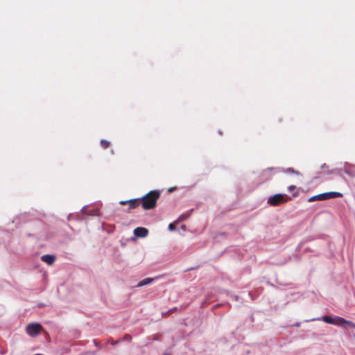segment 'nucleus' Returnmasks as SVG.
<instances>
[{"label":"nucleus","instance_id":"5","mask_svg":"<svg viewBox=\"0 0 355 355\" xmlns=\"http://www.w3.org/2000/svg\"><path fill=\"white\" fill-rule=\"evenodd\" d=\"M119 203L123 205L128 204L129 210L136 209L139 207L140 205H141L140 198L131 199L125 201L122 200Z\"/></svg>","mask_w":355,"mask_h":355},{"label":"nucleus","instance_id":"18","mask_svg":"<svg viewBox=\"0 0 355 355\" xmlns=\"http://www.w3.org/2000/svg\"><path fill=\"white\" fill-rule=\"evenodd\" d=\"M121 340H112L111 341V344L112 345H116L117 343H119Z\"/></svg>","mask_w":355,"mask_h":355},{"label":"nucleus","instance_id":"14","mask_svg":"<svg viewBox=\"0 0 355 355\" xmlns=\"http://www.w3.org/2000/svg\"><path fill=\"white\" fill-rule=\"evenodd\" d=\"M286 172L288 173L295 174V175L300 174V173L298 171H295L293 168H288L286 170Z\"/></svg>","mask_w":355,"mask_h":355},{"label":"nucleus","instance_id":"10","mask_svg":"<svg viewBox=\"0 0 355 355\" xmlns=\"http://www.w3.org/2000/svg\"><path fill=\"white\" fill-rule=\"evenodd\" d=\"M155 279L153 278H146L141 281H140L138 284H137V287H141L143 286H146L151 282H153L154 281Z\"/></svg>","mask_w":355,"mask_h":355},{"label":"nucleus","instance_id":"4","mask_svg":"<svg viewBox=\"0 0 355 355\" xmlns=\"http://www.w3.org/2000/svg\"><path fill=\"white\" fill-rule=\"evenodd\" d=\"M342 196L343 194L340 192L331 191L318 194V198L319 200H325L330 198H340Z\"/></svg>","mask_w":355,"mask_h":355},{"label":"nucleus","instance_id":"7","mask_svg":"<svg viewBox=\"0 0 355 355\" xmlns=\"http://www.w3.org/2000/svg\"><path fill=\"white\" fill-rule=\"evenodd\" d=\"M148 233V231L146 228L139 227L135 229L134 234L135 236L138 237H146Z\"/></svg>","mask_w":355,"mask_h":355},{"label":"nucleus","instance_id":"2","mask_svg":"<svg viewBox=\"0 0 355 355\" xmlns=\"http://www.w3.org/2000/svg\"><path fill=\"white\" fill-rule=\"evenodd\" d=\"M44 331L43 327L37 322L28 324L26 328V333L31 337H35Z\"/></svg>","mask_w":355,"mask_h":355},{"label":"nucleus","instance_id":"9","mask_svg":"<svg viewBox=\"0 0 355 355\" xmlns=\"http://www.w3.org/2000/svg\"><path fill=\"white\" fill-rule=\"evenodd\" d=\"M42 261L49 265H52L55 261V257L51 254H45L41 257Z\"/></svg>","mask_w":355,"mask_h":355},{"label":"nucleus","instance_id":"13","mask_svg":"<svg viewBox=\"0 0 355 355\" xmlns=\"http://www.w3.org/2000/svg\"><path fill=\"white\" fill-rule=\"evenodd\" d=\"M121 340L130 342L132 340V336L130 334H125Z\"/></svg>","mask_w":355,"mask_h":355},{"label":"nucleus","instance_id":"12","mask_svg":"<svg viewBox=\"0 0 355 355\" xmlns=\"http://www.w3.org/2000/svg\"><path fill=\"white\" fill-rule=\"evenodd\" d=\"M101 147H102L103 148L106 149V148H109V147H110V141H107V140L102 139V140L101 141Z\"/></svg>","mask_w":355,"mask_h":355},{"label":"nucleus","instance_id":"8","mask_svg":"<svg viewBox=\"0 0 355 355\" xmlns=\"http://www.w3.org/2000/svg\"><path fill=\"white\" fill-rule=\"evenodd\" d=\"M344 171L347 175L355 177V165L346 164L344 166Z\"/></svg>","mask_w":355,"mask_h":355},{"label":"nucleus","instance_id":"19","mask_svg":"<svg viewBox=\"0 0 355 355\" xmlns=\"http://www.w3.org/2000/svg\"><path fill=\"white\" fill-rule=\"evenodd\" d=\"M295 189V186H293V185H292V186H290V187H288V189H289L290 191H291V190H293V189Z\"/></svg>","mask_w":355,"mask_h":355},{"label":"nucleus","instance_id":"15","mask_svg":"<svg viewBox=\"0 0 355 355\" xmlns=\"http://www.w3.org/2000/svg\"><path fill=\"white\" fill-rule=\"evenodd\" d=\"M188 216L189 214H182L181 216H179L178 219L175 223H178L185 220L188 217Z\"/></svg>","mask_w":355,"mask_h":355},{"label":"nucleus","instance_id":"16","mask_svg":"<svg viewBox=\"0 0 355 355\" xmlns=\"http://www.w3.org/2000/svg\"><path fill=\"white\" fill-rule=\"evenodd\" d=\"M176 229L175 223H170L168 225V230L170 231H174Z\"/></svg>","mask_w":355,"mask_h":355},{"label":"nucleus","instance_id":"1","mask_svg":"<svg viewBox=\"0 0 355 355\" xmlns=\"http://www.w3.org/2000/svg\"><path fill=\"white\" fill-rule=\"evenodd\" d=\"M160 197V193L158 191H151L143 196L141 200V207L145 210H149L155 208L157 205V200Z\"/></svg>","mask_w":355,"mask_h":355},{"label":"nucleus","instance_id":"11","mask_svg":"<svg viewBox=\"0 0 355 355\" xmlns=\"http://www.w3.org/2000/svg\"><path fill=\"white\" fill-rule=\"evenodd\" d=\"M322 320L328 324H334V318L330 317L329 315H325L322 317Z\"/></svg>","mask_w":355,"mask_h":355},{"label":"nucleus","instance_id":"3","mask_svg":"<svg viewBox=\"0 0 355 355\" xmlns=\"http://www.w3.org/2000/svg\"><path fill=\"white\" fill-rule=\"evenodd\" d=\"M286 200L284 195L278 193L275 194L269 198L268 200V203L272 206H278L284 202H285Z\"/></svg>","mask_w":355,"mask_h":355},{"label":"nucleus","instance_id":"17","mask_svg":"<svg viewBox=\"0 0 355 355\" xmlns=\"http://www.w3.org/2000/svg\"><path fill=\"white\" fill-rule=\"evenodd\" d=\"M313 200H319V199L318 198V195L315 196H313L311 197L310 199H309V201L311 202V201H313Z\"/></svg>","mask_w":355,"mask_h":355},{"label":"nucleus","instance_id":"6","mask_svg":"<svg viewBox=\"0 0 355 355\" xmlns=\"http://www.w3.org/2000/svg\"><path fill=\"white\" fill-rule=\"evenodd\" d=\"M334 324H335V325L343 326L344 324H351L352 327H355V324H353L351 321L346 320L345 319H344L341 317L336 316L334 318Z\"/></svg>","mask_w":355,"mask_h":355}]
</instances>
